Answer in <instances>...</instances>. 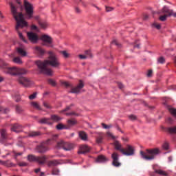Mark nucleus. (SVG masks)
<instances>
[{
	"mask_svg": "<svg viewBox=\"0 0 176 176\" xmlns=\"http://www.w3.org/2000/svg\"><path fill=\"white\" fill-rule=\"evenodd\" d=\"M47 54H49L47 60L44 61L37 60L36 61V65L41 74L51 76V75H53V70L47 67V65H50L53 68H58L61 65V63H60V59H58V57H57V55L54 52L50 51Z\"/></svg>",
	"mask_w": 176,
	"mask_h": 176,
	"instance_id": "nucleus-1",
	"label": "nucleus"
},
{
	"mask_svg": "<svg viewBox=\"0 0 176 176\" xmlns=\"http://www.w3.org/2000/svg\"><path fill=\"white\" fill-rule=\"evenodd\" d=\"M15 109H16V113H23V112L24 111V109H23V107H21V106H19V105H16Z\"/></svg>",
	"mask_w": 176,
	"mask_h": 176,
	"instance_id": "nucleus-30",
	"label": "nucleus"
},
{
	"mask_svg": "<svg viewBox=\"0 0 176 176\" xmlns=\"http://www.w3.org/2000/svg\"><path fill=\"white\" fill-rule=\"evenodd\" d=\"M56 129L58 130H64V129H69V126H67L65 125H63V124H58L56 125Z\"/></svg>",
	"mask_w": 176,
	"mask_h": 176,
	"instance_id": "nucleus-32",
	"label": "nucleus"
},
{
	"mask_svg": "<svg viewBox=\"0 0 176 176\" xmlns=\"http://www.w3.org/2000/svg\"><path fill=\"white\" fill-rule=\"evenodd\" d=\"M0 68L4 74H8L12 76H16V75H25L28 72L27 69L23 68L9 67V65L2 59H0Z\"/></svg>",
	"mask_w": 176,
	"mask_h": 176,
	"instance_id": "nucleus-3",
	"label": "nucleus"
},
{
	"mask_svg": "<svg viewBox=\"0 0 176 176\" xmlns=\"http://www.w3.org/2000/svg\"><path fill=\"white\" fill-rule=\"evenodd\" d=\"M167 17H168V15L164 14L160 16V21H166L167 20Z\"/></svg>",
	"mask_w": 176,
	"mask_h": 176,
	"instance_id": "nucleus-45",
	"label": "nucleus"
},
{
	"mask_svg": "<svg viewBox=\"0 0 176 176\" xmlns=\"http://www.w3.org/2000/svg\"><path fill=\"white\" fill-rule=\"evenodd\" d=\"M66 116H79V114L75 113V111H72L70 113H66Z\"/></svg>",
	"mask_w": 176,
	"mask_h": 176,
	"instance_id": "nucleus-43",
	"label": "nucleus"
},
{
	"mask_svg": "<svg viewBox=\"0 0 176 176\" xmlns=\"http://www.w3.org/2000/svg\"><path fill=\"white\" fill-rule=\"evenodd\" d=\"M6 167H16V164H13L12 162L8 163Z\"/></svg>",
	"mask_w": 176,
	"mask_h": 176,
	"instance_id": "nucleus-58",
	"label": "nucleus"
},
{
	"mask_svg": "<svg viewBox=\"0 0 176 176\" xmlns=\"http://www.w3.org/2000/svg\"><path fill=\"white\" fill-rule=\"evenodd\" d=\"M13 63L15 64H23V61L20 57H14L12 60Z\"/></svg>",
	"mask_w": 176,
	"mask_h": 176,
	"instance_id": "nucleus-31",
	"label": "nucleus"
},
{
	"mask_svg": "<svg viewBox=\"0 0 176 176\" xmlns=\"http://www.w3.org/2000/svg\"><path fill=\"white\" fill-rule=\"evenodd\" d=\"M16 3H17V6H16V9H20V10H23V4H21V1H20V0H15Z\"/></svg>",
	"mask_w": 176,
	"mask_h": 176,
	"instance_id": "nucleus-37",
	"label": "nucleus"
},
{
	"mask_svg": "<svg viewBox=\"0 0 176 176\" xmlns=\"http://www.w3.org/2000/svg\"><path fill=\"white\" fill-rule=\"evenodd\" d=\"M75 12L77 13V14H80V13H82V10L78 7H75Z\"/></svg>",
	"mask_w": 176,
	"mask_h": 176,
	"instance_id": "nucleus-53",
	"label": "nucleus"
},
{
	"mask_svg": "<svg viewBox=\"0 0 176 176\" xmlns=\"http://www.w3.org/2000/svg\"><path fill=\"white\" fill-rule=\"evenodd\" d=\"M52 120V122H60V120H61V118L56 115H52L51 116V122Z\"/></svg>",
	"mask_w": 176,
	"mask_h": 176,
	"instance_id": "nucleus-28",
	"label": "nucleus"
},
{
	"mask_svg": "<svg viewBox=\"0 0 176 176\" xmlns=\"http://www.w3.org/2000/svg\"><path fill=\"white\" fill-rule=\"evenodd\" d=\"M48 83L52 86H56V82L53 79H48Z\"/></svg>",
	"mask_w": 176,
	"mask_h": 176,
	"instance_id": "nucleus-51",
	"label": "nucleus"
},
{
	"mask_svg": "<svg viewBox=\"0 0 176 176\" xmlns=\"http://www.w3.org/2000/svg\"><path fill=\"white\" fill-rule=\"evenodd\" d=\"M10 6L11 8V13L16 21L15 30L17 32L20 39L25 42V43H27L28 41L25 40V38H24L23 34L21 33L20 30L21 28H24V27H27L28 25V23H27V21H25V19H24V15L23 14V13L17 12V9H16V7L14 6V5H13V3H10Z\"/></svg>",
	"mask_w": 176,
	"mask_h": 176,
	"instance_id": "nucleus-2",
	"label": "nucleus"
},
{
	"mask_svg": "<svg viewBox=\"0 0 176 176\" xmlns=\"http://www.w3.org/2000/svg\"><path fill=\"white\" fill-rule=\"evenodd\" d=\"M60 83L62 86L66 87V89H68V87H69L71 90L69 91V93H73L74 94H79L82 93V89L85 87V84L81 80H80L79 83L77 85L76 87L72 86L71 83L66 81H61Z\"/></svg>",
	"mask_w": 176,
	"mask_h": 176,
	"instance_id": "nucleus-5",
	"label": "nucleus"
},
{
	"mask_svg": "<svg viewBox=\"0 0 176 176\" xmlns=\"http://www.w3.org/2000/svg\"><path fill=\"white\" fill-rule=\"evenodd\" d=\"M76 124V120H67V124L68 126H75V124Z\"/></svg>",
	"mask_w": 176,
	"mask_h": 176,
	"instance_id": "nucleus-36",
	"label": "nucleus"
},
{
	"mask_svg": "<svg viewBox=\"0 0 176 176\" xmlns=\"http://www.w3.org/2000/svg\"><path fill=\"white\" fill-rule=\"evenodd\" d=\"M58 164H60V162L57 160L50 161L48 162L49 166H58Z\"/></svg>",
	"mask_w": 176,
	"mask_h": 176,
	"instance_id": "nucleus-29",
	"label": "nucleus"
},
{
	"mask_svg": "<svg viewBox=\"0 0 176 176\" xmlns=\"http://www.w3.org/2000/svg\"><path fill=\"white\" fill-rule=\"evenodd\" d=\"M19 166H20V167H25V166H28V164L26 162H20L19 164Z\"/></svg>",
	"mask_w": 176,
	"mask_h": 176,
	"instance_id": "nucleus-57",
	"label": "nucleus"
},
{
	"mask_svg": "<svg viewBox=\"0 0 176 176\" xmlns=\"http://www.w3.org/2000/svg\"><path fill=\"white\" fill-rule=\"evenodd\" d=\"M60 53L65 57V58H68V57H69V54H68L67 51H60Z\"/></svg>",
	"mask_w": 176,
	"mask_h": 176,
	"instance_id": "nucleus-39",
	"label": "nucleus"
},
{
	"mask_svg": "<svg viewBox=\"0 0 176 176\" xmlns=\"http://www.w3.org/2000/svg\"><path fill=\"white\" fill-rule=\"evenodd\" d=\"M111 43L112 45H116V46H118V47H120V46H122V45L119 43L118 40H113Z\"/></svg>",
	"mask_w": 176,
	"mask_h": 176,
	"instance_id": "nucleus-49",
	"label": "nucleus"
},
{
	"mask_svg": "<svg viewBox=\"0 0 176 176\" xmlns=\"http://www.w3.org/2000/svg\"><path fill=\"white\" fill-rule=\"evenodd\" d=\"M38 24L41 28L45 29L47 27V23H46V22L38 21Z\"/></svg>",
	"mask_w": 176,
	"mask_h": 176,
	"instance_id": "nucleus-41",
	"label": "nucleus"
},
{
	"mask_svg": "<svg viewBox=\"0 0 176 176\" xmlns=\"http://www.w3.org/2000/svg\"><path fill=\"white\" fill-rule=\"evenodd\" d=\"M16 52L19 56H21V57H25V56H27V52L21 47H18Z\"/></svg>",
	"mask_w": 176,
	"mask_h": 176,
	"instance_id": "nucleus-24",
	"label": "nucleus"
},
{
	"mask_svg": "<svg viewBox=\"0 0 176 176\" xmlns=\"http://www.w3.org/2000/svg\"><path fill=\"white\" fill-rule=\"evenodd\" d=\"M18 82L20 85L24 86V87H30V86L32 85V80L26 77H19L18 79Z\"/></svg>",
	"mask_w": 176,
	"mask_h": 176,
	"instance_id": "nucleus-11",
	"label": "nucleus"
},
{
	"mask_svg": "<svg viewBox=\"0 0 176 176\" xmlns=\"http://www.w3.org/2000/svg\"><path fill=\"white\" fill-rule=\"evenodd\" d=\"M41 132L39 131H30L29 132L28 136L29 137H39L41 135Z\"/></svg>",
	"mask_w": 176,
	"mask_h": 176,
	"instance_id": "nucleus-26",
	"label": "nucleus"
},
{
	"mask_svg": "<svg viewBox=\"0 0 176 176\" xmlns=\"http://www.w3.org/2000/svg\"><path fill=\"white\" fill-rule=\"evenodd\" d=\"M28 38L32 43H36L39 39L38 35L32 32H28Z\"/></svg>",
	"mask_w": 176,
	"mask_h": 176,
	"instance_id": "nucleus-13",
	"label": "nucleus"
},
{
	"mask_svg": "<svg viewBox=\"0 0 176 176\" xmlns=\"http://www.w3.org/2000/svg\"><path fill=\"white\" fill-rule=\"evenodd\" d=\"M162 148H164V149L167 151L169 148L168 143H167V142L164 143V144L162 145Z\"/></svg>",
	"mask_w": 176,
	"mask_h": 176,
	"instance_id": "nucleus-54",
	"label": "nucleus"
},
{
	"mask_svg": "<svg viewBox=\"0 0 176 176\" xmlns=\"http://www.w3.org/2000/svg\"><path fill=\"white\" fill-rule=\"evenodd\" d=\"M41 39L43 41V46H47V47H53V38L50 36L46 34L42 35Z\"/></svg>",
	"mask_w": 176,
	"mask_h": 176,
	"instance_id": "nucleus-9",
	"label": "nucleus"
},
{
	"mask_svg": "<svg viewBox=\"0 0 176 176\" xmlns=\"http://www.w3.org/2000/svg\"><path fill=\"white\" fill-rule=\"evenodd\" d=\"M111 157L113 159V166L114 167H120V162H119V154L118 153H113L111 155Z\"/></svg>",
	"mask_w": 176,
	"mask_h": 176,
	"instance_id": "nucleus-14",
	"label": "nucleus"
},
{
	"mask_svg": "<svg viewBox=\"0 0 176 176\" xmlns=\"http://www.w3.org/2000/svg\"><path fill=\"white\" fill-rule=\"evenodd\" d=\"M47 160V157H46L45 155L42 157H36L34 155H28V160L30 163H32V162H36L37 163H38V164H45Z\"/></svg>",
	"mask_w": 176,
	"mask_h": 176,
	"instance_id": "nucleus-7",
	"label": "nucleus"
},
{
	"mask_svg": "<svg viewBox=\"0 0 176 176\" xmlns=\"http://www.w3.org/2000/svg\"><path fill=\"white\" fill-rule=\"evenodd\" d=\"M43 106L45 108H47V109H52V106H50V104L46 102H43Z\"/></svg>",
	"mask_w": 176,
	"mask_h": 176,
	"instance_id": "nucleus-50",
	"label": "nucleus"
},
{
	"mask_svg": "<svg viewBox=\"0 0 176 176\" xmlns=\"http://www.w3.org/2000/svg\"><path fill=\"white\" fill-rule=\"evenodd\" d=\"M31 105H32V107H33L36 109H38V111H42V108H41V106L39 105V104H38V102H32Z\"/></svg>",
	"mask_w": 176,
	"mask_h": 176,
	"instance_id": "nucleus-27",
	"label": "nucleus"
},
{
	"mask_svg": "<svg viewBox=\"0 0 176 176\" xmlns=\"http://www.w3.org/2000/svg\"><path fill=\"white\" fill-rule=\"evenodd\" d=\"M36 150L38 153H45L47 152L49 148H47V142H43L40 145L36 146Z\"/></svg>",
	"mask_w": 176,
	"mask_h": 176,
	"instance_id": "nucleus-12",
	"label": "nucleus"
},
{
	"mask_svg": "<svg viewBox=\"0 0 176 176\" xmlns=\"http://www.w3.org/2000/svg\"><path fill=\"white\" fill-rule=\"evenodd\" d=\"M90 152V147L87 144H82L80 146V150L78 151V153H87Z\"/></svg>",
	"mask_w": 176,
	"mask_h": 176,
	"instance_id": "nucleus-18",
	"label": "nucleus"
},
{
	"mask_svg": "<svg viewBox=\"0 0 176 176\" xmlns=\"http://www.w3.org/2000/svg\"><path fill=\"white\" fill-rule=\"evenodd\" d=\"M58 138V135H53L51 139H49V140L47 141V144H49V142H50V141H56Z\"/></svg>",
	"mask_w": 176,
	"mask_h": 176,
	"instance_id": "nucleus-46",
	"label": "nucleus"
},
{
	"mask_svg": "<svg viewBox=\"0 0 176 176\" xmlns=\"http://www.w3.org/2000/svg\"><path fill=\"white\" fill-rule=\"evenodd\" d=\"M168 111H169L170 113H171L173 115V116H174V118H176V109L172 108V107H168Z\"/></svg>",
	"mask_w": 176,
	"mask_h": 176,
	"instance_id": "nucleus-33",
	"label": "nucleus"
},
{
	"mask_svg": "<svg viewBox=\"0 0 176 176\" xmlns=\"http://www.w3.org/2000/svg\"><path fill=\"white\" fill-rule=\"evenodd\" d=\"M56 148L58 149H64V151H71V149L74 148V144L63 140H60L57 142Z\"/></svg>",
	"mask_w": 176,
	"mask_h": 176,
	"instance_id": "nucleus-8",
	"label": "nucleus"
},
{
	"mask_svg": "<svg viewBox=\"0 0 176 176\" xmlns=\"http://www.w3.org/2000/svg\"><path fill=\"white\" fill-rule=\"evenodd\" d=\"M85 56L87 58H91L93 57V55H91V52L90 51H86Z\"/></svg>",
	"mask_w": 176,
	"mask_h": 176,
	"instance_id": "nucleus-47",
	"label": "nucleus"
},
{
	"mask_svg": "<svg viewBox=\"0 0 176 176\" xmlns=\"http://www.w3.org/2000/svg\"><path fill=\"white\" fill-rule=\"evenodd\" d=\"M121 153L125 156H133L135 153L134 147L127 144L125 148L121 150Z\"/></svg>",
	"mask_w": 176,
	"mask_h": 176,
	"instance_id": "nucleus-10",
	"label": "nucleus"
},
{
	"mask_svg": "<svg viewBox=\"0 0 176 176\" xmlns=\"http://www.w3.org/2000/svg\"><path fill=\"white\" fill-rule=\"evenodd\" d=\"M79 58L81 60H86V58H87V56H86V55H79Z\"/></svg>",
	"mask_w": 176,
	"mask_h": 176,
	"instance_id": "nucleus-62",
	"label": "nucleus"
},
{
	"mask_svg": "<svg viewBox=\"0 0 176 176\" xmlns=\"http://www.w3.org/2000/svg\"><path fill=\"white\" fill-rule=\"evenodd\" d=\"M134 47H137L138 49H140V43H138V41H135Z\"/></svg>",
	"mask_w": 176,
	"mask_h": 176,
	"instance_id": "nucleus-63",
	"label": "nucleus"
},
{
	"mask_svg": "<svg viewBox=\"0 0 176 176\" xmlns=\"http://www.w3.org/2000/svg\"><path fill=\"white\" fill-rule=\"evenodd\" d=\"M107 137H110L113 140H115V138H116V137L114 135H113L112 133H111V132H107Z\"/></svg>",
	"mask_w": 176,
	"mask_h": 176,
	"instance_id": "nucleus-56",
	"label": "nucleus"
},
{
	"mask_svg": "<svg viewBox=\"0 0 176 176\" xmlns=\"http://www.w3.org/2000/svg\"><path fill=\"white\" fill-rule=\"evenodd\" d=\"M157 63L160 64H164L166 63V59H164L163 56H161L157 59Z\"/></svg>",
	"mask_w": 176,
	"mask_h": 176,
	"instance_id": "nucleus-42",
	"label": "nucleus"
},
{
	"mask_svg": "<svg viewBox=\"0 0 176 176\" xmlns=\"http://www.w3.org/2000/svg\"><path fill=\"white\" fill-rule=\"evenodd\" d=\"M38 123H41V124H49L50 126H52V124H53V122L52 121L51 118H41L38 121Z\"/></svg>",
	"mask_w": 176,
	"mask_h": 176,
	"instance_id": "nucleus-20",
	"label": "nucleus"
},
{
	"mask_svg": "<svg viewBox=\"0 0 176 176\" xmlns=\"http://www.w3.org/2000/svg\"><path fill=\"white\" fill-rule=\"evenodd\" d=\"M78 137L82 140V141H89V136H87V133L83 131L78 132Z\"/></svg>",
	"mask_w": 176,
	"mask_h": 176,
	"instance_id": "nucleus-19",
	"label": "nucleus"
},
{
	"mask_svg": "<svg viewBox=\"0 0 176 176\" xmlns=\"http://www.w3.org/2000/svg\"><path fill=\"white\" fill-rule=\"evenodd\" d=\"M14 100H15L16 102H19L20 100H21V98H20V95L19 94H15L14 95Z\"/></svg>",
	"mask_w": 176,
	"mask_h": 176,
	"instance_id": "nucleus-40",
	"label": "nucleus"
},
{
	"mask_svg": "<svg viewBox=\"0 0 176 176\" xmlns=\"http://www.w3.org/2000/svg\"><path fill=\"white\" fill-rule=\"evenodd\" d=\"M96 162L98 163H105V162H108V158L104 155H99L96 159Z\"/></svg>",
	"mask_w": 176,
	"mask_h": 176,
	"instance_id": "nucleus-23",
	"label": "nucleus"
},
{
	"mask_svg": "<svg viewBox=\"0 0 176 176\" xmlns=\"http://www.w3.org/2000/svg\"><path fill=\"white\" fill-rule=\"evenodd\" d=\"M8 162H9V161L5 162V161H3V160H0V164H2L3 166H7L8 165Z\"/></svg>",
	"mask_w": 176,
	"mask_h": 176,
	"instance_id": "nucleus-59",
	"label": "nucleus"
},
{
	"mask_svg": "<svg viewBox=\"0 0 176 176\" xmlns=\"http://www.w3.org/2000/svg\"><path fill=\"white\" fill-rule=\"evenodd\" d=\"M96 134H97L96 137V143L97 144H102V140H104V133L102 132H96Z\"/></svg>",
	"mask_w": 176,
	"mask_h": 176,
	"instance_id": "nucleus-21",
	"label": "nucleus"
},
{
	"mask_svg": "<svg viewBox=\"0 0 176 176\" xmlns=\"http://www.w3.org/2000/svg\"><path fill=\"white\" fill-rule=\"evenodd\" d=\"M36 92H34L33 94L30 95L29 96L30 100H34V98H36Z\"/></svg>",
	"mask_w": 176,
	"mask_h": 176,
	"instance_id": "nucleus-52",
	"label": "nucleus"
},
{
	"mask_svg": "<svg viewBox=\"0 0 176 176\" xmlns=\"http://www.w3.org/2000/svg\"><path fill=\"white\" fill-rule=\"evenodd\" d=\"M11 131H14V133H20L23 131V126L20 124H13L11 127Z\"/></svg>",
	"mask_w": 176,
	"mask_h": 176,
	"instance_id": "nucleus-17",
	"label": "nucleus"
},
{
	"mask_svg": "<svg viewBox=\"0 0 176 176\" xmlns=\"http://www.w3.org/2000/svg\"><path fill=\"white\" fill-rule=\"evenodd\" d=\"M159 153H160V149L157 148L146 149V152L142 151H140V156L142 159H144V160H153Z\"/></svg>",
	"mask_w": 176,
	"mask_h": 176,
	"instance_id": "nucleus-4",
	"label": "nucleus"
},
{
	"mask_svg": "<svg viewBox=\"0 0 176 176\" xmlns=\"http://www.w3.org/2000/svg\"><path fill=\"white\" fill-rule=\"evenodd\" d=\"M114 146L116 147V149H117V151H120L122 152V149H124V148H122V144H120V142H119V141L116 140L114 142Z\"/></svg>",
	"mask_w": 176,
	"mask_h": 176,
	"instance_id": "nucleus-25",
	"label": "nucleus"
},
{
	"mask_svg": "<svg viewBox=\"0 0 176 176\" xmlns=\"http://www.w3.org/2000/svg\"><path fill=\"white\" fill-rule=\"evenodd\" d=\"M168 131L170 134H176V126L169 127V128L168 129Z\"/></svg>",
	"mask_w": 176,
	"mask_h": 176,
	"instance_id": "nucleus-35",
	"label": "nucleus"
},
{
	"mask_svg": "<svg viewBox=\"0 0 176 176\" xmlns=\"http://www.w3.org/2000/svg\"><path fill=\"white\" fill-rule=\"evenodd\" d=\"M102 126L103 129H105V130H107L108 129H111L112 124L107 125L105 123H102Z\"/></svg>",
	"mask_w": 176,
	"mask_h": 176,
	"instance_id": "nucleus-44",
	"label": "nucleus"
},
{
	"mask_svg": "<svg viewBox=\"0 0 176 176\" xmlns=\"http://www.w3.org/2000/svg\"><path fill=\"white\" fill-rule=\"evenodd\" d=\"M0 133L1 137L0 142H1V144H3V141L8 139V132H6L5 129H1Z\"/></svg>",
	"mask_w": 176,
	"mask_h": 176,
	"instance_id": "nucleus-22",
	"label": "nucleus"
},
{
	"mask_svg": "<svg viewBox=\"0 0 176 176\" xmlns=\"http://www.w3.org/2000/svg\"><path fill=\"white\" fill-rule=\"evenodd\" d=\"M113 10V8L112 7H106V11L107 12H112Z\"/></svg>",
	"mask_w": 176,
	"mask_h": 176,
	"instance_id": "nucleus-60",
	"label": "nucleus"
},
{
	"mask_svg": "<svg viewBox=\"0 0 176 176\" xmlns=\"http://www.w3.org/2000/svg\"><path fill=\"white\" fill-rule=\"evenodd\" d=\"M9 109L5 107H0V113H8Z\"/></svg>",
	"mask_w": 176,
	"mask_h": 176,
	"instance_id": "nucleus-38",
	"label": "nucleus"
},
{
	"mask_svg": "<svg viewBox=\"0 0 176 176\" xmlns=\"http://www.w3.org/2000/svg\"><path fill=\"white\" fill-rule=\"evenodd\" d=\"M152 73H153V72H152V70H148V76H152Z\"/></svg>",
	"mask_w": 176,
	"mask_h": 176,
	"instance_id": "nucleus-64",
	"label": "nucleus"
},
{
	"mask_svg": "<svg viewBox=\"0 0 176 176\" xmlns=\"http://www.w3.org/2000/svg\"><path fill=\"white\" fill-rule=\"evenodd\" d=\"M162 13L164 14H167V16H173V17H176V12H174L173 10L168 9L166 6H164L162 10Z\"/></svg>",
	"mask_w": 176,
	"mask_h": 176,
	"instance_id": "nucleus-15",
	"label": "nucleus"
},
{
	"mask_svg": "<svg viewBox=\"0 0 176 176\" xmlns=\"http://www.w3.org/2000/svg\"><path fill=\"white\" fill-rule=\"evenodd\" d=\"M34 52H35L37 56H38L39 57H42V56H45V53H46V51L45 50H43V48H42L41 47H39V46H36L34 47Z\"/></svg>",
	"mask_w": 176,
	"mask_h": 176,
	"instance_id": "nucleus-16",
	"label": "nucleus"
},
{
	"mask_svg": "<svg viewBox=\"0 0 176 176\" xmlns=\"http://www.w3.org/2000/svg\"><path fill=\"white\" fill-rule=\"evenodd\" d=\"M153 25L155 27V28H157V30H160L161 28L160 24L154 23Z\"/></svg>",
	"mask_w": 176,
	"mask_h": 176,
	"instance_id": "nucleus-61",
	"label": "nucleus"
},
{
	"mask_svg": "<svg viewBox=\"0 0 176 176\" xmlns=\"http://www.w3.org/2000/svg\"><path fill=\"white\" fill-rule=\"evenodd\" d=\"M130 120H137V116L135 115H131L129 116Z\"/></svg>",
	"mask_w": 176,
	"mask_h": 176,
	"instance_id": "nucleus-55",
	"label": "nucleus"
},
{
	"mask_svg": "<svg viewBox=\"0 0 176 176\" xmlns=\"http://www.w3.org/2000/svg\"><path fill=\"white\" fill-rule=\"evenodd\" d=\"M23 8L25 9V16L28 20H31L34 17V6L27 0H24Z\"/></svg>",
	"mask_w": 176,
	"mask_h": 176,
	"instance_id": "nucleus-6",
	"label": "nucleus"
},
{
	"mask_svg": "<svg viewBox=\"0 0 176 176\" xmlns=\"http://www.w3.org/2000/svg\"><path fill=\"white\" fill-rule=\"evenodd\" d=\"M155 173H156V174H159L160 175H164V176L168 175V174H167L166 171H164L162 170H156Z\"/></svg>",
	"mask_w": 176,
	"mask_h": 176,
	"instance_id": "nucleus-34",
	"label": "nucleus"
},
{
	"mask_svg": "<svg viewBox=\"0 0 176 176\" xmlns=\"http://www.w3.org/2000/svg\"><path fill=\"white\" fill-rule=\"evenodd\" d=\"M58 174H60V170L57 169V168H54L52 170V175H58Z\"/></svg>",
	"mask_w": 176,
	"mask_h": 176,
	"instance_id": "nucleus-48",
	"label": "nucleus"
}]
</instances>
